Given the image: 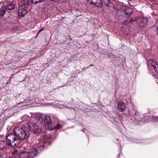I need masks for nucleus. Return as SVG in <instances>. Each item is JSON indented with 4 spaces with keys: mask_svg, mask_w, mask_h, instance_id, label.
I'll use <instances>...</instances> for the list:
<instances>
[{
    "mask_svg": "<svg viewBox=\"0 0 158 158\" xmlns=\"http://www.w3.org/2000/svg\"><path fill=\"white\" fill-rule=\"evenodd\" d=\"M25 129L23 126L16 127L14 129V133L6 137L7 142L0 140V150H5L7 145L12 147H16L21 143L23 140L27 139L30 134L26 131Z\"/></svg>",
    "mask_w": 158,
    "mask_h": 158,
    "instance_id": "1",
    "label": "nucleus"
},
{
    "mask_svg": "<svg viewBox=\"0 0 158 158\" xmlns=\"http://www.w3.org/2000/svg\"><path fill=\"white\" fill-rule=\"evenodd\" d=\"M50 138L49 135L44 136L43 142L44 143V145L32 149L29 151L22 152L19 154V158H28L30 156L31 158L35 157L38 154L43 150V149L47 147V145L49 143V140Z\"/></svg>",
    "mask_w": 158,
    "mask_h": 158,
    "instance_id": "2",
    "label": "nucleus"
},
{
    "mask_svg": "<svg viewBox=\"0 0 158 158\" xmlns=\"http://www.w3.org/2000/svg\"><path fill=\"white\" fill-rule=\"evenodd\" d=\"M31 3V0H23L19 3L18 12L19 15L23 16L28 13V8Z\"/></svg>",
    "mask_w": 158,
    "mask_h": 158,
    "instance_id": "3",
    "label": "nucleus"
},
{
    "mask_svg": "<svg viewBox=\"0 0 158 158\" xmlns=\"http://www.w3.org/2000/svg\"><path fill=\"white\" fill-rule=\"evenodd\" d=\"M28 128L32 133L35 134H39L41 131V128L35 123L30 121L28 122Z\"/></svg>",
    "mask_w": 158,
    "mask_h": 158,
    "instance_id": "4",
    "label": "nucleus"
},
{
    "mask_svg": "<svg viewBox=\"0 0 158 158\" xmlns=\"http://www.w3.org/2000/svg\"><path fill=\"white\" fill-rule=\"evenodd\" d=\"M123 8L124 9L125 16L127 18H129L133 12L132 9L131 8L125 6H123Z\"/></svg>",
    "mask_w": 158,
    "mask_h": 158,
    "instance_id": "5",
    "label": "nucleus"
},
{
    "mask_svg": "<svg viewBox=\"0 0 158 158\" xmlns=\"http://www.w3.org/2000/svg\"><path fill=\"white\" fill-rule=\"evenodd\" d=\"M117 108L119 111L123 112L125 110L126 106L124 102L122 101L118 102Z\"/></svg>",
    "mask_w": 158,
    "mask_h": 158,
    "instance_id": "6",
    "label": "nucleus"
},
{
    "mask_svg": "<svg viewBox=\"0 0 158 158\" xmlns=\"http://www.w3.org/2000/svg\"><path fill=\"white\" fill-rule=\"evenodd\" d=\"M140 23H139V26L141 27H143L148 22V19L147 18L144 17H142L139 18Z\"/></svg>",
    "mask_w": 158,
    "mask_h": 158,
    "instance_id": "7",
    "label": "nucleus"
},
{
    "mask_svg": "<svg viewBox=\"0 0 158 158\" xmlns=\"http://www.w3.org/2000/svg\"><path fill=\"white\" fill-rule=\"evenodd\" d=\"M44 123L47 126H51L52 125V122L51 118L49 116H46L44 119Z\"/></svg>",
    "mask_w": 158,
    "mask_h": 158,
    "instance_id": "8",
    "label": "nucleus"
},
{
    "mask_svg": "<svg viewBox=\"0 0 158 158\" xmlns=\"http://www.w3.org/2000/svg\"><path fill=\"white\" fill-rule=\"evenodd\" d=\"M7 11L6 6H2L0 7V14L2 17L3 16Z\"/></svg>",
    "mask_w": 158,
    "mask_h": 158,
    "instance_id": "9",
    "label": "nucleus"
},
{
    "mask_svg": "<svg viewBox=\"0 0 158 158\" xmlns=\"http://www.w3.org/2000/svg\"><path fill=\"white\" fill-rule=\"evenodd\" d=\"M7 10H11L15 8V4L12 2H10L7 3L6 6Z\"/></svg>",
    "mask_w": 158,
    "mask_h": 158,
    "instance_id": "10",
    "label": "nucleus"
},
{
    "mask_svg": "<svg viewBox=\"0 0 158 158\" xmlns=\"http://www.w3.org/2000/svg\"><path fill=\"white\" fill-rule=\"evenodd\" d=\"M101 3H99V7L103 6V4L105 5H108L110 3L109 0H102L100 1Z\"/></svg>",
    "mask_w": 158,
    "mask_h": 158,
    "instance_id": "11",
    "label": "nucleus"
},
{
    "mask_svg": "<svg viewBox=\"0 0 158 158\" xmlns=\"http://www.w3.org/2000/svg\"><path fill=\"white\" fill-rule=\"evenodd\" d=\"M148 63L149 64H151L153 67L155 66L156 64H158L156 61L154 59L149 60L148 61Z\"/></svg>",
    "mask_w": 158,
    "mask_h": 158,
    "instance_id": "12",
    "label": "nucleus"
},
{
    "mask_svg": "<svg viewBox=\"0 0 158 158\" xmlns=\"http://www.w3.org/2000/svg\"><path fill=\"white\" fill-rule=\"evenodd\" d=\"M31 2H32L34 4H36L37 3L41 2L44 1V0H31Z\"/></svg>",
    "mask_w": 158,
    "mask_h": 158,
    "instance_id": "13",
    "label": "nucleus"
},
{
    "mask_svg": "<svg viewBox=\"0 0 158 158\" xmlns=\"http://www.w3.org/2000/svg\"><path fill=\"white\" fill-rule=\"evenodd\" d=\"M154 69V70L157 72H158V63L153 67Z\"/></svg>",
    "mask_w": 158,
    "mask_h": 158,
    "instance_id": "14",
    "label": "nucleus"
},
{
    "mask_svg": "<svg viewBox=\"0 0 158 158\" xmlns=\"http://www.w3.org/2000/svg\"><path fill=\"white\" fill-rule=\"evenodd\" d=\"M61 127L60 125L59 124H57L56 126L54 128H55L56 129H60Z\"/></svg>",
    "mask_w": 158,
    "mask_h": 158,
    "instance_id": "15",
    "label": "nucleus"
},
{
    "mask_svg": "<svg viewBox=\"0 0 158 158\" xmlns=\"http://www.w3.org/2000/svg\"><path fill=\"white\" fill-rule=\"evenodd\" d=\"M93 0H88V1L89 2L92 4L95 5L96 4L93 1Z\"/></svg>",
    "mask_w": 158,
    "mask_h": 158,
    "instance_id": "16",
    "label": "nucleus"
},
{
    "mask_svg": "<svg viewBox=\"0 0 158 158\" xmlns=\"http://www.w3.org/2000/svg\"><path fill=\"white\" fill-rule=\"evenodd\" d=\"M44 30V28L43 27H42L39 31H38V34L41 31H43Z\"/></svg>",
    "mask_w": 158,
    "mask_h": 158,
    "instance_id": "17",
    "label": "nucleus"
},
{
    "mask_svg": "<svg viewBox=\"0 0 158 158\" xmlns=\"http://www.w3.org/2000/svg\"><path fill=\"white\" fill-rule=\"evenodd\" d=\"M52 1H53L55 2H58L60 0H51Z\"/></svg>",
    "mask_w": 158,
    "mask_h": 158,
    "instance_id": "18",
    "label": "nucleus"
},
{
    "mask_svg": "<svg viewBox=\"0 0 158 158\" xmlns=\"http://www.w3.org/2000/svg\"><path fill=\"white\" fill-rule=\"evenodd\" d=\"M135 20H131V21H137V20H138V18H135Z\"/></svg>",
    "mask_w": 158,
    "mask_h": 158,
    "instance_id": "19",
    "label": "nucleus"
},
{
    "mask_svg": "<svg viewBox=\"0 0 158 158\" xmlns=\"http://www.w3.org/2000/svg\"><path fill=\"white\" fill-rule=\"evenodd\" d=\"M8 158H17L16 157H15L10 156Z\"/></svg>",
    "mask_w": 158,
    "mask_h": 158,
    "instance_id": "20",
    "label": "nucleus"
},
{
    "mask_svg": "<svg viewBox=\"0 0 158 158\" xmlns=\"http://www.w3.org/2000/svg\"><path fill=\"white\" fill-rule=\"evenodd\" d=\"M93 65L92 64H91L89 66H92Z\"/></svg>",
    "mask_w": 158,
    "mask_h": 158,
    "instance_id": "21",
    "label": "nucleus"
},
{
    "mask_svg": "<svg viewBox=\"0 0 158 158\" xmlns=\"http://www.w3.org/2000/svg\"><path fill=\"white\" fill-rule=\"evenodd\" d=\"M1 156V154L0 153V156Z\"/></svg>",
    "mask_w": 158,
    "mask_h": 158,
    "instance_id": "22",
    "label": "nucleus"
}]
</instances>
